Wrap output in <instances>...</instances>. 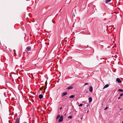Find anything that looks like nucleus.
<instances>
[{
    "mask_svg": "<svg viewBox=\"0 0 123 123\" xmlns=\"http://www.w3.org/2000/svg\"><path fill=\"white\" fill-rule=\"evenodd\" d=\"M120 110H122V108H120Z\"/></svg>",
    "mask_w": 123,
    "mask_h": 123,
    "instance_id": "a878e982",
    "label": "nucleus"
},
{
    "mask_svg": "<svg viewBox=\"0 0 123 123\" xmlns=\"http://www.w3.org/2000/svg\"><path fill=\"white\" fill-rule=\"evenodd\" d=\"M116 81L119 83H121L122 82V81L120 80V79L118 78H117Z\"/></svg>",
    "mask_w": 123,
    "mask_h": 123,
    "instance_id": "7ed1b4c3",
    "label": "nucleus"
},
{
    "mask_svg": "<svg viewBox=\"0 0 123 123\" xmlns=\"http://www.w3.org/2000/svg\"><path fill=\"white\" fill-rule=\"evenodd\" d=\"M121 98V96H120L119 97H118V99H119Z\"/></svg>",
    "mask_w": 123,
    "mask_h": 123,
    "instance_id": "aec40b11",
    "label": "nucleus"
},
{
    "mask_svg": "<svg viewBox=\"0 0 123 123\" xmlns=\"http://www.w3.org/2000/svg\"><path fill=\"white\" fill-rule=\"evenodd\" d=\"M118 91L121 92H123V90L122 89H119L118 90Z\"/></svg>",
    "mask_w": 123,
    "mask_h": 123,
    "instance_id": "2eb2a0df",
    "label": "nucleus"
},
{
    "mask_svg": "<svg viewBox=\"0 0 123 123\" xmlns=\"http://www.w3.org/2000/svg\"><path fill=\"white\" fill-rule=\"evenodd\" d=\"M53 23H55V22H53Z\"/></svg>",
    "mask_w": 123,
    "mask_h": 123,
    "instance_id": "cd10ccee",
    "label": "nucleus"
},
{
    "mask_svg": "<svg viewBox=\"0 0 123 123\" xmlns=\"http://www.w3.org/2000/svg\"><path fill=\"white\" fill-rule=\"evenodd\" d=\"M4 95L5 96L6 95V93H4Z\"/></svg>",
    "mask_w": 123,
    "mask_h": 123,
    "instance_id": "b1692460",
    "label": "nucleus"
},
{
    "mask_svg": "<svg viewBox=\"0 0 123 123\" xmlns=\"http://www.w3.org/2000/svg\"><path fill=\"white\" fill-rule=\"evenodd\" d=\"M39 97L40 99H41L43 98V96L42 94H40L39 95Z\"/></svg>",
    "mask_w": 123,
    "mask_h": 123,
    "instance_id": "0eeeda50",
    "label": "nucleus"
},
{
    "mask_svg": "<svg viewBox=\"0 0 123 123\" xmlns=\"http://www.w3.org/2000/svg\"><path fill=\"white\" fill-rule=\"evenodd\" d=\"M46 88H44V89H45Z\"/></svg>",
    "mask_w": 123,
    "mask_h": 123,
    "instance_id": "7c9ffc66",
    "label": "nucleus"
},
{
    "mask_svg": "<svg viewBox=\"0 0 123 123\" xmlns=\"http://www.w3.org/2000/svg\"><path fill=\"white\" fill-rule=\"evenodd\" d=\"M88 83H85L84 84V85H88Z\"/></svg>",
    "mask_w": 123,
    "mask_h": 123,
    "instance_id": "f3484780",
    "label": "nucleus"
},
{
    "mask_svg": "<svg viewBox=\"0 0 123 123\" xmlns=\"http://www.w3.org/2000/svg\"><path fill=\"white\" fill-rule=\"evenodd\" d=\"M24 123H27L26 122H24Z\"/></svg>",
    "mask_w": 123,
    "mask_h": 123,
    "instance_id": "bb28decb",
    "label": "nucleus"
},
{
    "mask_svg": "<svg viewBox=\"0 0 123 123\" xmlns=\"http://www.w3.org/2000/svg\"><path fill=\"white\" fill-rule=\"evenodd\" d=\"M67 92H63L61 96H62V97H63L64 96L66 95L67 94Z\"/></svg>",
    "mask_w": 123,
    "mask_h": 123,
    "instance_id": "20e7f679",
    "label": "nucleus"
},
{
    "mask_svg": "<svg viewBox=\"0 0 123 123\" xmlns=\"http://www.w3.org/2000/svg\"><path fill=\"white\" fill-rule=\"evenodd\" d=\"M68 118H69L70 119H72V116H69L68 117Z\"/></svg>",
    "mask_w": 123,
    "mask_h": 123,
    "instance_id": "4468645a",
    "label": "nucleus"
},
{
    "mask_svg": "<svg viewBox=\"0 0 123 123\" xmlns=\"http://www.w3.org/2000/svg\"><path fill=\"white\" fill-rule=\"evenodd\" d=\"M75 96L74 95H71L69 97V98H74Z\"/></svg>",
    "mask_w": 123,
    "mask_h": 123,
    "instance_id": "f8f14e48",
    "label": "nucleus"
},
{
    "mask_svg": "<svg viewBox=\"0 0 123 123\" xmlns=\"http://www.w3.org/2000/svg\"><path fill=\"white\" fill-rule=\"evenodd\" d=\"M73 88L72 86H70L67 88L66 89L67 90H69L72 89Z\"/></svg>",
    "mask_w": 123,
    "mask_h": 123,
    "instance_id": "423d86ee",
    "label": "nucleus"
},
{
    "mask_svg": "<svg viewBox=\"0 0 123 123\" xmlns=\"http://www.w3.org/2000/svg\"><path fill=\"white\" fill-rule=\"evenodd\" d=\"M123 96V93L122 94H121L120 95V96L121 97L122 96Z\"/></svg>",
    "mask_w": 123,
    "mask_h": 123,
    "instance_id": "6ab92c4d",
    "label": "nucleus"
},
{
    "mask_svg": "<svg viewBox=\"0 0 123 123\" xmlns=\"http://www.w3.org/2000/svg\"><path fill=\"white\" fill-rule=\"evenodd\" d=\"M14 50V51L15 52V50Z\"/></svg>",
    "mask_w": 123,
    "mask_h": 123,
    "instance_id": "c85d7f7f",
    "label": "nucleus"
},
{
    "mask_svg": "<svg viewBox=\"0 0 123 123\" xmlns=\"http://www.w3.org/2000/svg\"><path fill=\"white\" fill-rule=\"evenodd\" d=\"M109 86V85L108 84H107L105 85L103 88V89H105L106 88L108 87Z\"/></svg>",
    "mask_w": 123,
    "mask_h": 123,
    "instance_id": "1a4fd4ad",
    "label": "nucleus"
},
{
    "mask_svg": "<svg viewBox=\"0 0 123 123\" xmlns=\"http://www.w3.org/2000/svg\"><path fill=\"white\" fill-rule=\"evenodd\" d=\"M60 116H60V114L58 115L57 117H56V119H58V118H60Z\"/></svg>",
    "mask_w": 123,
    "mask_h": 123,
    "instance_id": "ddd939ff",
    "label": "nucleus"
},
{
    "mask_svg": "<svg viewBox=\"0 0 123 123\" xmlns=\"http://www.w3.org/2000/svg\"><path fill=\"white\" fill-rule=\"evenodd\" d=\"M26 50L27 51L30 50L31 49V48L30 46H28L26 48Z\"/></svg>",
    "mask_w": 123,
    "mask_h": 123,
    "instance_id": "f03ea898",
    "label": "nucleus"
},
{
    "mask_svg": "<svg viewBox=\"0 0 123 123\" xmlns=\"http://www.w3.org/2000/svg\"><path fill=\"white\" fill-rule=\"evenodd\" d=\"M89 112V110H87V113H88V112Z\"/></svg>",
    "mask_w": 123,
    "mask_h": 123,
    "instance_id": "393cba45",
    "label": "nucleus"
},
{
    "mask_svg": "<svg viewBox=\"0 0 123 123\" xmlns=\"http://www.w3.org/2000/svg\"><path fill=\"white\" fill-rule=\"evenodd\" d=\"M62 108V107H61L59 108V110H61Z\"/></svg>",
    "mask_w": 123,
    "mask_h": 123,
    "instance_id": "412c9836",
    "label": "nucleus"
},
{
    "mask_svg": "<svg viewBox=\"0 0 123 123\" xmlns=\"http://www.w3.org/2000/svg\"><path fill=\"white\" fill-rule=\"evenodd\" d=\"M111 0H105V3L106 4L109 2Z\"/></svg>",
    "mask_w": 123,
    "mask_h": 123,
    "instance_id": "9b49d317",
    "label": "nucleus"
},
{
    "mask_svg": "<svg viewBox=\"0 0 123 123\" xmlns=\"http://www.w3.org/2000/svg\"><path fill=\"white\" fill-rule=\"evenodd\" d=\"M108 108V107H106L104 109V110H106Z\"/></svg>",
    "mask_w": 123,
    "mask_h": 123,
    "instance_id": "a211bd4d",
    "label": "nucleus"
},
{
    "mask_svg": "<svg viewBox=\"0 0 123 123\" xmlns=\"http://www.w3.org/2000/svg\"><path fill=\"white\" fill-rule=\"evenodd\" d=\"M46 83H47V82L46 81L45 83V85H46H46H47Z\"/></svg>",
    "mask_w": 123,
    "mask_h": 123,
    "instance_id": "5701e85b",
    "label": "nucleus"
},
{
    "mask_svg": "<svg viewBox=\"0 0 123 123\" xmlns=\"http://www.w3.org/2000/svg\"><path fill=\"white\" fill-rule=\"evenodd\" d=\"M19 118H17L16 119V123H19Z\"/></svg>",
    "mask_w": 123,
    "mask_h": 123,
    "instance_id": "39448f33",
    "label": "nucleus"
},
{
    "mask_svg": "<svg viewBox=\"0 0 123 123\" xmlns=\"http://www.w3.org/2000/svg\"><path fill=\"white\" fill-rule=\"evenodd\" d=\"M63 120V117L62 115H61L59 120L58 122H62Z\"/></svg>",
    "mask_w": 123,
    "mask_h": 123,
    "instance_id": "f257e3e1",
    "label": "nucleus"
},
{
    "mask_svg": "<svg viewBox=\"0 0 123 123\" xmlns=\"http://www.w3.org/2000/svg\"><path fill=\"white\" fill-rule=\"evenodd\" d=\"M89 101V102L90 103V102L92 100V98L91 97H90L89 98H88Z\"/></svg>",
    "mask_w": 123,
    "mask_h": 123,
    "instance_id": "9d476101",
    "label": "nucleus"
},
{
    "mask_svg": "<svg viewBox=\"0 0 123 123\" xmlns=\"http://www.w3.org/2000/svg\"><path fill=\"white\" fill-rule=\"evenodd\" d=\"M122 123H123V122H122Z\"/></svg>",
    "mask_w": 123,
    "mask_h": 123,
    "instance_id": "c756f323",
    "label": "nucleus"
},
{
    "mask_svg": "<svg viewBox=\"0 0 123 123\" xmlns=\"http://www.w3.org/2000/svg\"><path fill=\"white\" fill-rule=\"evenodd\" d=\"M89 91L90 92L92 91V86H90L89 87Z\"/></svg>",
    "mask_w": 123,
    "mask_h": 123,
    "instance_id": "6e6552de",
    "label": "nucleus"
},
{
    "mask_svg": "<svg viewBox=\"0 0 123 123\" xmlns=\"http://www.w3.org/2000/svg\"><path fill=\"white\" fill-rule=\"evenodd\" d=\"M83 105L82 104H81L79 105V106H82Z\"/></svg>",
    "mask_w": 123,
    "mask_h": 123,
    "instance_id": "dca6fc26",
    "label": "nucleus"
},
{
    "mask_svg": "<svg viewBox=\"0 0 123 123\" xmlns=\"http://www.w3.org/2000/svg\"><path fill=\"white\" fill-rule=\"evenodd\" d=\"M89 105L88 104H87L86 105V107H88V106H89Z\"/></svg>",
    "mask_w": 123,
    "mask_h": 123,
    "instance_id": "4be33fe9",
    "label": "nucleus"
}]
</instances>
